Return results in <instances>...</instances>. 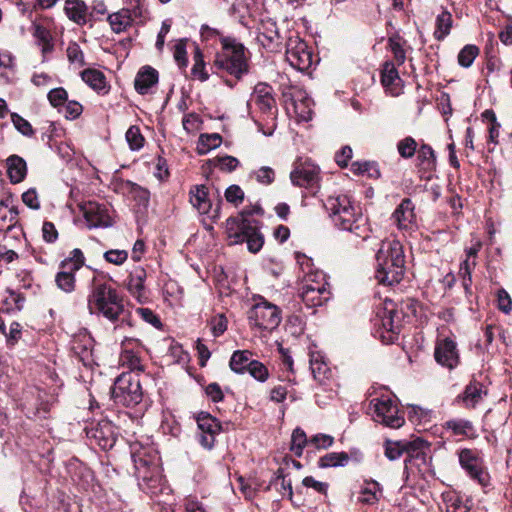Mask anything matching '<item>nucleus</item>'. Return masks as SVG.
<instances>
[{
  "label": "nucleus",
  "instance_id": "1",
  "mask_svg": "<svg viewBox=\"0 0 512 512\" xmlns=\"http://www.w3.org/2000/svg\"><path fill=\"white\" fill-rule=\"evenodd\" d=\"M262 215L259 205L244 208L237 216L226 220V234L230 245L247 244L250 253H258L264 245V235L261 232V223L252 218L253 215Z\"/></svg>",
  "mask_w": 512,
  "mask_h": 512
},
{
  "label": "nucleus",
  "instance_id": "2",
  "mask_svg": "<svg viewBox=\"0 0 512 512\" xmlns=\"http://www.w3.org/2000/svg\"><path fill=\"white\" fill-rule=\"evenodd\" d=\"M324 207L339 229L349 231L363 239L369 236L368 220L360 210L356 209L348 195L329 196L324 202Z\"/></svg>",
  "mask_w": 512,
  "mask_h": 512
},
{
  "label": "nucleus",
  "instance_id": "3",
  "mask_svg": "<svg viewBox=\"0 0 512 512\" xmlns=\"http://www.w3.org/2000/svg\"><path fill=\"white\" fill-rule=\"evenodd\" d=\"M131 457L135 476L142 491L155 495L161 490L160 457L152 446H143L139 442L131 444Z\"/></svg>",
  "mask_w": 512,
  "mask_h": 512
},
{
  "label": "nucleus",
  "instance_id": "4",
  "mask_svg": "<svg viewBox=\"0 0 512 512\" xmlns=\"http://www.w3.org/2000/svg\"><path fill=\"white\" fill-rule=\"evenodd\" d=\"M376 262L375 277L379 283L394 285L402 280L405 271V256L399 241H383L376 254Z\"/></svg>",
  "mask_w": 512,
  "mask_h": 512
},
{
  "label": "nucleus",
  "instance_id": "5",
  "mask_svg": "<svg viewBox=\"0 0 512 512\" xmlns=\"http://www.w3.org/2000/svg\"><path fill=\"white\" fill-rule=\"evenodd\" d=\"M222 50L215 56L214 66L240 80L249 71L247 50L234 37H221Z\"/></svg>",
  "mask_w": 512,
  "mask_h": 512
},
{
  "label": "nucleus",
  "instance_id": "6",
  "mask_svg": "<svg viewBox=\"0 0 512 512\" xmlns=\"http://www.w3.org/2000/svg\"><path fill=\"white\" fill-rule=\"evenodd\" d=\"M123 300L112 286L97 283L88 296V308L91 313L101 314L109 321H116L123 312Z\"/></svg>",
  "mask_w": 512,
  "mask_h": 512
},
{
  "label": "nucleus",
  "instance_id": "7",
  "mask_svg": "<svg viewBox=\"0 0 512 512\" xmlns=\"http://www.w3.org/2000/svg\"><path fill=\"white\" fill-rule=\"evenodd\" d=\"M115 403L126 407L139 404L143 398L140 379L131 373H122L114 382L111 390Z\"/></svg>",
  "mask_w": 512,
  "mask_h": 512
},
{
  "label": "nucleus",
  "instance_id": "8",
  "mask_svg": "<svg viewBox=\"0 0 512 512\" xmlns=\"http://www.w3.org/2000/svg\"><path fill=\"white\" fill-rule=\"evenodd\" d=\"M376 312V325L379 326V334L386 344L393 343L398 338L401 320L396 305L392 300L385 299Z\"/></svg>",
  "mask_w": 512,
  "mask_h": 512
},
{
  "label": "nucleus",
  "instance_id": "9",
  "mask_svg": "<svg viewBox=\"0 0 512 512\" xmlns=\"http://www.w3.org/2000/svg\"><path fill=\"white\" fill-rule=\"evenodd\" d=\"M248 319L251 325L271 331L279 326L281 312L276 305L266 301L263 297H259L250 309Z\"/></svg>",
  "mask_w": 512,
  "mask_h": 512
},
{
  "label": "nucleus",
  "instance_id": "10",
  "mask_svg": "<svg viewBox=\"0 0 512 512\" xmlns=\"http://www.w3.org/2000/svg\"><path fill=\"white\" fill-rule=\"evenodd\" d=\"M457 456L461 468L472 480L484 487L489 484V475L483 466V459L478 450L463 448L458 450Z\"/></svg>",
  "mask_w": 512,
  "mask_h": 512
},
{
  "label": "nucleus",
  "instance_id": "11",
  "mask_svg": "<svg viewBox=\"0 0 512 512\" xmlns=\"http://www.w3.org/2000/svg\"><path fill=\"white\" fill-rule=\"evenodd\" d=\"M286 60L297 71L308 70L313 63V53L307 43L298 36H292L286 43Z\"/></svg>",
  "mask_w": 512,
  "mask_h": 512
},
{
  "label": "nucleus",
  "instance_id": "12",
  "mask_svg": "<svg viewBox=\"0 0 512 512\" xmlns=\"http://www.w3.org/2000/svg\"><path fill=\"white\" fill-rule=\"evenodd\" d=\"M374 420L391 428H399L404 424V418L399 415L397 405L389 397L376 398L371 401Z\"/></svg>",
  "mask_w": 512,
  "mask_h": 512
},
{
  "label": "nucleus",
  "instance_id": "13",
  "mask_svg": "<svg viewBox=\"0 0 512 512\" xmlns=\"http://www.w3.org/2000/svg\"><path fill=\"white\" fill-rule=\"evenodd\" d=\"M121 347L122 351L119 358L121 365L131 371H143L144 366L140 356L143 344L140 339L133 335H124Z\"/></svg>",
  "mask_w": 512,
  "mask_h": 512
},
{
  "label": "nucleus",
  "instance_id": "14",
  "mask_svg": "<svg viewBox=\"0 0 512 512\" xmlns=\"http://www.w3.org/2000/svg\"><path fill=\"white\" fill-rule=\"evenodd\" d=\"M80 209L89 229L107 228L113 225L110 210L104 203L88 201L81 204Z\"/></svg>",
  "mask_w": 512,
  "mask_h": 512
},
{
  "label": "nucleus",
  "instance_id": "15",
  "mask_svg": "<svg viewBox=\"0 0 512 512\" xmlns=\"http://www.w3.org/2000/svg\"><path fill=\"white\" fill-rule=\"evenodd\" d=\"M146 17V9L141 4L140 0H135V4L130 8H123L118 12L112 13L108 16V22L111 29L115 33L125 31L133 21H143Z\"/></svg>",
  "mask_w": 512,
  "mask_h": 512
},
{
  "label": "nucleus",
  "instance_id": "16",
  "mask_svg": "<svg viewBox=\"0 0 512 512\" xmlns=\"http://www.w3.org/2000/svg\"><path fill=\"white\" fill-rule=\"evenodd\" d=\"M291 182L299 187H311L319 180V168L308 160L298 159L290 173Z\"/></svg>",
  "mask_w": 512,
  "mask_h": 512
},
{
  "label": "nucleus",
  "instance_id": "17",
  "mask_svg": "<svg viewBox=\"0 0 512 512\" xmlns=\"http://www.w3.org/2000/svg\"><path fill=\"white\" fill-rule=\"evenodd\" d=\"M85 430L87 437L104 450L112 448L116 443V428L108 420H101Z\"/></svg>",
  "mask_w": 512,
  "mask_h": 512
},
{
  "label": "nucleus",
  "instance_id": "18",
  "mask_svg": "<svg viewBox=\"0 0 512 512\" xmlns=\"http://www.w3.org/2000/svg\"><path fill=\"white\" fill-rule=\"evenodd\" d=\"M190 203L201 214H210L212 220L220 218V202L212 210V203L209 198L208 188L205 185H195L190 189Z\"/></svg>",
  "mask_w": 512,
  "mask_h": 512
},
{
  "label": "nucleus",
  "instance_id": "19",
  "mask_svg": "<svg viewBox=\"0 0 512 512\" xmlns=\"http://www.w3.org/2000/svg\"><path fill=\"white\" fill-rule=\"evenodd\" d=\"M257 41L262 47L271 52L279 49L281 36L274 20L270 18L261 19L258 25Z\"/></svg>",
  "mask_w": 512,
  "mask_h": 512
},
{
  "label": "nucleus",
  "instance_id": "20",
  "mask_svg": "<svg viewBox=\"0 0 512 512\" xmlns=\"http://www.w3.org/2000/svg\"><path fill=\"white\" fill-rule=\"evenodd\" d=\"M434 357L441 366L450 370L454 369L459 364V353L456 343L450 338L439 340L436 343Z\"/></svg>",
  "mask_w": 512,
  "mask_h": 512
},
{
  "label": "nucleus",
  "instance_id": "21",
  "mask_svg": "<svg viewBox=\"0 0 512 512\" xmlns=\"http://www.w3.org/2000/svg\"><path fill=\"white\" fill-rule=\"evenodd\" d=\"M415 206L411 199L405 198L392 214V221L399 230L411 231L416 228Z\"/></svg>",
  "mask_w": 512,
  "mask_h": 512
},
{
  "label": "nucleus",
  "instance_id": "22",
  "mask_svg": "<svg viewBox=\"0 0 512 512\" xmlns=\"http://www.w3.org/2000/svg\"><path fill=\"white\" fill-rule=\"evenodd\" d=\"M296 260L304 272L302 286H311V288H316L318 285L320 286L323 284L324 287L329 288L325 274L321 271L312 270V260L310 258L297 252Z\"/></svg>",
  "mask_w": 512,
  "mask_h": 512
},
{
  "label": "nucleus",
  "instance_id": "23",
  "mask_svg": "<svg viewBox=\"0 0 512 512\" xmlns=\"http://www.w3.org/2000/svg\"><path fill=\"white\" fill-rule=\"evenodd\" d=\"M250 101L264 113L271 112L272 109L276 108L273 88L266 83H258L254 87Z\"/></svg>",
  "mask_w": 512,
  "mask_h": 512
},
{
  "label": "nucleus",
  "instance_id": "24",
  "mask_svg": "<svg viewBox=\"0 0 512 512\" xmlns=\"http://www.w3.org/2000/svg\"><path fill=\"white\" fill-rule=\"evenodd\" d=\"M300 296L307 307L314 308L323 305L330 298L329 288L318 285L316 288L302 286Z\"/></svg>",
  "mask_w": 512,
  "mask_h": 512
},
{
  "label": "nucleus",
  "instance_id": "25",
  "mask_svg": "<svg viewBox=\"0 0 512 512\" xmlns=\"http://www.w3.org/2000/svg\"><path fill=\"white\" fill-rule=\"evenodd\" d=\"M486 390L482 383L471 381L464 389L463 393L457 397L465 408H475L486 395Z\"/></svg>",
  "mask_w": 512,
  "mask_h": 512
},
{
  "label": "nucleus",
  "instance_id": "26",
  "mask_svg": "<svg viewBox=\"0 0 512 512\" xmlns=\"http://www.w3.org/2000/svg\"><path fill=\"white\" fill-rule=\"evenodd\" d=\"M442 501L445 512H470L471 510L468 498L456 491L444 492Z\"/></svg>",
  "mask_w": 512,
  "mask_h": 512
},
{
  "label": "nucleus",
  "instance_id": "27",
  "mask_svg": "<svg viewBox=\"0 0 512 512\" xmlns=\"http://www.w3.org/2000/svg\"><path fill=\"white\" fill-rule=\"evenodd\" d=\"M145 279L146 271L138 267L130 273L126 285L130 294L140 303L146 298L144 287Z\"/></svg>",
  "mask_w": 512,
  "mask_h": 512
},
{
  "label": "nucleus",
  "instance_id": "28",
  "mask_svg": "<svg viewBox=\"0 0 512 512\" xmlns=\"http://www.w3.org/2000/svg\"><path fill=\"white\" fill-rule=\"evenodd\" d=\"M158 82V72L150 67L142 68L136 75L134 86L139 94L145 95Z\"/></svg>",
  "mask_w": 512,
  "mask_h": 512
},
{
  "label": "nucleus",
  "instance_id": "29",
  "mask_svg": "<svg viewBox=\"0 0 512 512\" xmlns=\"http://www.w3.org/2000/svg\"><path fill=\"white\" fill-rule=\"evenodd\" d=\"M310 369L313 374V377L320 384H325L326 380H328L331 376V371L324 360L323 355L320 352H310Z\"/></svg>",
  "mask_w": 512,
  "mask_h": 512
},
{
  "label": "nucleus",
  "instance_id": "30",
  "mask_svg": "<svg viewBox=\"0 0 512 512\" xmlns=\"http://www.w3.org/2000/svg\"><path fill=\"white\" fill-rule=\"evenodd\" d=\"M65 13L67 17L78 25H84L88 21V7L82 0H66Z\"/></svg>",
  "mask_w": 512,
  "mask_h": 512
},
{
  "label": "nucleus",
  "instance_id": "31",
  "mask_svg": "<svg viewBox=\"0 0 512 512\" xmlns=\"http://www.w3.org/2000/svg\"><path fill=\"white\" fill-rule=\"evenodd\" d=\"M443 428L453 436L472 437L475 433L472 422L463 418L447 420Z\"/></svg>",
  "mask_w": 512,
  "mask_h": 512
},
{
  "label": "nucleus",
  "instance_id": "32",
  "mask_svg": "<svg viewBox=\"0 0 512 512\" xmlns=\"http://www.w3.org/2000/svg\"><path fill=\"white\" fill-rule=\"evenodd\" d=\"M382 497V487L375 480H367L360 490L358 501L366 505H375Z\"/></svg>",
  "mask_w": 512,
  "mask_h": 512
},
{
  "label": "nucleus",
  "instance_id": "33",
  "mask_svg": "<svg viewBox=\"0 0 512 512\" xmlns=\"http://www.w3.org/2000/svg\"><path fill=\"white\" fill-rule=\"evenodd\" d=\"M7 173L10 181L14 184L24 180L27 174L26 162L17 155H11L7 158Z\"/></svg>",
  "mask_w": 512,
  "mask_h": 512
},
{
  "label": "nucleus",
  "instance_id": "34",
  "mask_svg": "<svg viewBox=\"0 0 512 512\" xmlns=\"http://www.w3.org/2000/svg\"><path fill=\"white\" fill-rule=\"evenodd\" d=\"M251 357L252 352L249 350L234 351L229 361L231 370L237 374H244L254 360Z\"/></svg>",
  "mask_w": 512,
  "mask_h": 512
},
{
  "label": "nucleus",
  "instance_id": "35",
  "mask_svg": "<svg viewBox=\"0 0 512 512\" xmlns=\"http://www.w3.org/2000/svg\"><path fill=\"white\" fill-rule=\"evenodd\" d=\"M114 323V332L115 333H128V332H137L139 330V325L137 319L132 315V313L123 307V312L119 316L116 321H112Z\"/></svg>",
  "mask_w": 512,
  "mask_h": 512
},
{
  "label": "nucleus",
  "instance_id": "36",
  "mask_svg": "<svg viewBox=\"0 0 512 512\" xmlns=\"http://www.w3.org/2000/svg\"><path fill=\"white\" fill-rule=\"evenodd\" d=\"M350 455L346 452H330L318 460L320 468L344 467L349 463Z\"/></svg>",
  "mask_w": 512,
  "mask_h": 512
},
{
  "label": "nucleus",
  "instance_id": "37",
  "mask_svg": "<svg viewBox=\"0 0 512 512\" xmlns=\"http://www.w3.org/2000/svg\"><path fill=\"white\" fill-rule=\"evenodd\" d=\"M81 78L96 91H102L106 88L105 75L97 69H85L81 72Z\"/></svg>",
  "mask_w": 512,
  "mask_h": 512
},
{
  "label": "nucleus",
  "instance_id": "38",
  "mask_svg": "<svg viewBox=\"0 0 512 512\" xmlns=\"http://www.w3.org/2000/svg\"><path fill=\"white\" fill-rule=\"evenodd\" d=\"M453 24L452 15L448 11H442L436 18V29L434 31V37L442 41L450 33Z\"/></svg>",
  "mask_w": 512,
  "mask_h": 512
},
{
  "label": "nucleus",
  "instance_id": "39",
  "mask_svg": "<svg viewBox=\"0 0 512 512\" xmlns=\"http://www.w3.org/2000/svg\"><path fill=\"white\" fill-rule=\"evenodd\" d=\"M75 270L62 269L55 277V282L59 289L70 293L75 289Z\"/></svg>",
  "mask_w": 512,
  "mask_h": 512
},
{
  "label": "nucleus",
  "instance_id": "40",
  "mask_svg": "<svg viewBox=\"0 0 512 512\" xmlns=\"http://www.w3.org/2000/svg\"><path fill=\"white\" fill-rule=\"evenodd\" d=\"M381 82L383 86L386 88H392L398 86V84L401 82V79L399 77V73L397 69L395 68L394 63L392 62H386L383 65L382 73H381Z\"/></svg>",
  "mask_w": 512,
  "mask_h": 512
},
{
  "label": "nucleus",
  "instance_id": "41",
  "mask_svg": "<svg viewBox=\"0 0 512 512\" xmlns=\"http://www.w3.org/2000/svg\"><path fill=\"white\" fill-rule=\"evenodd\" d=\"M221 142L222 138L219 134H202L197 146L198 153L207 154L210 150L220 146Z\"/></svg>",
  "mask_w": 512,
  "mask_h": 512
},
{
  "label": "nucleus",
  "instance_id": "42",
  "mask_svg": "<svg viewBox=\"0 0 512 512\" xmlns=\"http://www.w3.org/2000/svg\"><path fill=\"white\" fill-rule=\"evenodd\" d=\"M200 433L218 434L221 426L216 418L209 414L201 413L197 418Z\"/></svg>",
  "mask_w": 512,
  "mask_h": 512
},
{
  "label": "nucleus",
  "instance_id": "43",
  "mask_svg": "<svg viewBox=\"0 0 512 512\" xmlns=\"http://www.w3.org/2000/svg\"><path fill=\"white\" fill-rule=\"evenodd\" d=\"M417 160L419 166L425 170H432L435 167V154L431 146L427 144L421 145L418 150Z\"/></svg>",
  "mask_w": 512,
  "mask_h": 512
},
{
  "label": "nucleus",
  "instance_id": "44",
  "mask_svg": "<svg viewBox=\"0 0 512 512\" xmlns=\"http://www.w3.org/2000/svg\"><path fill=\"white\" fill-rule=\"evenodd\" d=\"M306 445H309V438H307L306 433L301 428L294 429L291 436L290 450L297 457H300Z\"/></svg>",
  "mask_w": 512,
  "mask_h": 512
},
{
  "label": "nucleus",
  "instance_id": "45",
  "mask_svg": "<svg viewBox=\"0 0 512 512\" xmlns=\"http://www.w3.org/2000/svg\"><path fill=\"white\" fill-rule=\"evenodd\" d=\"M476 266V260L466 258L460 265L459 274L462 277V285L466 293L471 292L472 271Z\"/></svg>",
  "mask_w": 512,
  "mask_h": 512
},
{
  "label": "nucleus",
  "instance_id": "46",
  "mask_svg": "<svg viewBox=\"0 0 512 512\" xmlns=\"http://www.w3.org/2000/svg\"><path fill=\"white\" fill-rule=\"evenodd\" d=\"M479 54V48L476 45H465L458 54V63L464 68L470 67Z\"/></svg>",
  "mask_w": 512,
  "mask_h": 512
},
{
  "label": "nucleus",
  "instance_id": "47",
  "mask_svg": "<svg viewBox=\"0 0 512 512\" xmlns=\"http://www.w3.org/2000/svg\"><path fill=\"white\" fill-rule=\"evenodd\" d=\"M126 141L133 151H138L144 146L145 139L138 126H131L125 134Z\"/></svg>",
  "mask_w": 512,
  "mask_h": 512
},
{
  "label": "nucleus",
  "instance_id": "48",
  "mask_svg": "<svg viewBox=\"0 0 512 512\" xmlns=\"http://www.w3.org/2000/svg\"><path fill=\"white\" fill-rule=\"evenodd\" d=\"M84 264L83 252L75 248L71 251L70 256L61 262L62 269H69L78 271Z\"/></svg>",
  "mask_w": 512,
  "mask_h": 512
},
{
  "label": "nucleus",
  "instance_id": "49",
  "mask_svg": "<svg viewBox=\"0 0 512 512\" xmlns=\"http://www.w3.org/2000/svg\"><path fill=\"white\" fill-rule=\"evenodd\" d=\"M417 146L416 140L407 136L397 143V151L402 158L410 159L415 155Z\"/></svg>",
  "mask_w": 512,
  "mask_h": 512
},
{
  "label": "nucleus",
  "instance_id": "50",
  "mask_svg": "<svg viewBox=\"0 0 512 512\" xmlns=\"http://www.w3.org/2000/svg\"><path fill=\"white\" fill-rule=\"evenodd\" d=\"M404 41L399 36L389 38V47L393 53L397 65L404 64L406 60V52L404 49Z\"/></svg>",
  "mask_w": 512,
  "mask_h": 512
},
{
  "label": "nucleus",
  "instance_id": "51",
  "mask_svg": "<svg viewBox=\"0 0 512 512\" xmlns=\"http://www.w3.org/2000/svg\"><path fill=\"white\" fill-rule=\"evenodd\" d=\"M312 106L313 101L308 96L303 100H295L294 102V110L298 117L303 121L311 120L313 114Z\"/></svg>",
  "mask_w": 512,
  "mask_h": 512
},
{
  "label": "nucleus",
  "instance_id": "52",
  "mask_svg": "<svg viewBox=\"0 0 512 512\" xmlns=\"http://www.w3.org/2000/svg\"><path fill=\"white\" fill-rule=\"evenodd\" d=\"M24 408L27 410V415L29 417L33 416L35 418H46L50 411V403L41 402V403H23Z\"/></svg>",
  "mask_w": 512,
  "mask_h": 512
},
{
  "label": "nucleus",
  "instance_id": "53",
  "mask_svg": "<svg viewBox=\"0 0 512 512\" xmlns=\"http://www.w3.org/2000/svg\"><path fill=\"white\" fill-rule=\"evenodd\" d=\"M192 74L202 82L209 78L208 73L205 71L203 55L198 48L194 53V65L192 67Z\"/></svg>",
  "mask_w": 512,
  "mask_h": 512
},
{
  "label": "nucleus",
  "instance_id": "54",
  "mask_svg": "<svg viewBox=\"0 0 512 512\" xmlns=\"http://www.w3.org/2000/svg\"><path fill=\"white\" fill-rule=\"evenodd\" d=\"M209 326L213 336L219 337L227 330L228 320L224 314H217L210 319Z\"/></svg>",
  "mask_w": 512,
  "mask_h": 512
},
{
  "label": "nucleus",
  "instance_id": "55",
  "mask_svg": "<svg viewBox=\"0 0 512 512\" xmlns=\"http://www.w3.org/2000/svg\"><path fill=\"white\" fill-rule=\"evenodd\" d=\"M247 372L257 381L265 382L269 377V371L267 367L258 360H253Z\"/></svg>",
  "mask_w": 512,
  "mask_h": 512
},
{
  "label": "nucleus",
  "instance_id": "56",
  "mask_svg": "<svg viewBox=\"0 0 512 512\" xmlns=\"http://www.w3.org/2000/svg\"><path fill=\"white\" fill-rule=\"evenodd\" d=\"M334 444V437L329 434L318 433L309 438V445L315 449H328Z\"/></svg>",
  "mask_w": 512,
  "mask_h": 512
},
{
  "label": "nucleus",
  "instance_id": "57",
  "mask_svg": "<svg viewBox=\"0 0 512 512\" xmlns=\"http://www.w3.org/2000/svg\"><path fill=\"white\" fill-rule=\"evenodd\" d=\"M47 97L53 107H60L67 102L68 93L64 88L58 87L50 90Z\"/></svg>",
  "mask_w": 512,
  "mask_h": 512
},
{
  "label": "nucleus",
  "instance_id": "58",
  "mask_svg": "<svg viewBox=\"0 0 512 512\" xmlns=\"http://www.w3.org/2000/svg\"><path fill=\"white\" fill-rule=\"evenodd\" d=\"M67 57L72 64L83 66L85 64L84 54L76 42H72L67 47Z\"/></svg>",
  "mask_w": 512,
  "mask_h": 512
},
{
  "label": "nucleus",
  "instance_id": "59",
  "mask_svg": "<svg viewBox=\"0 0 512 512\" xmlns=\"http://www.w3.org/2000/svg\"><path fill=\"white\" fill-rule=\"evenodd\" d=\"M104 259L114 265H122L128 258V252L126 250L111 249L104 253Z\"/></svg>",
  "mask_w": 512,
  "mask_h": 512
},
{
  "label": "nucleus",
  "instance_id": "60",
  "mask_svg": "<svg viewBox=\"0 0 512 512\" xmlns=\"http://www.w3.org/2000/svg\"><path fill=\"white\" fill-rule=\"evenodd\" d=\"M253 175L257 182L269 185L271 184L275 179V172L271 167L263 166L259 168L258 170L253 172Z\"/></svg>",
  "mask_w": 512,
  "mask_h": 512
},
{
  "label": "nucleus",
  "instance_id": "61",
  "mask_svg": "<svg viewBox=\"0 0 512 512\" xmlns=\"http://www.w3.org/2000/svg\"><path fill=\"white\" fill-rule=\"evenodd\" d=\"M11 120L15 126V128L23 135L25 136H32L34 133V130L31 126V124L24 118H22L20 115L16 113L11 114Z\"/></svg>",
  "mask_w": 512,
  "mask_h": 512
},
{
  "label": "nucleus",
  "instance_id": "62",
  "mask_svg": "<svg viewBox=\"0 0 512 512\" xmlns=\"http://www.w3.org/2000/svg\"><path fill=\"white\" fill-rule=\"evenodd\" d=\"M497 307L505 314H509L512 310V299L504 288L497 291Z\"/></svg>",
  "mask_w": 512,
  "mask_h": 512
},
{
  "label": "nucleus",
  "instance_id": "63",
  "mask_svg": "<svg viewBox=\"0 0 512 512\" xmlns=\"http://www.w3.org/2000/svg\"><path fill=\"white\" fill-rule=\"evenodd\" d=\"M225 198L228 202L237 206L244 200V191L238 185H231L225 191Z\"/></svg>",
  "mask_w": 512,
  "mask_h": 512
},
{
  "label": "nucleus",
  "instance_id": "64",
  "mask_svg": "<svg viewBox=\"0 0 512 512\" xmlns=\"http://www.w3.org/2000/svg\"><path fill=\"white\" fill-rule=\"evenodd\" d=\"M136 314L141 317L143 321L146 323L151 324L155 328H160L162 326V323L159 319V317L154 314V312L149 308H137L135 310Z\"/></svg>",
  "mask_w": 512,
  "mask_h": 512
}]
</instances>
